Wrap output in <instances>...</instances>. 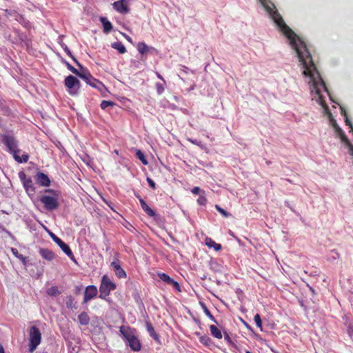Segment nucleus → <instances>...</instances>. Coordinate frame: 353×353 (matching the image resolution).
<instances>
[{
    "mask_svg": "<svg viewBox=\"0 0 353 353\" xmlns=\"http://www.w3.org/2000/svg\"><path fill=\"white\" fill-rule=\"evenodd\" d=\"M274 22L277 25L280 31L289 39L292 48L296 51L299 60L303 65L304 70L303 74L309 77L313 82L314 88L317 83L315 82L314 75L319 76L316 65L308 51L306 43L296 34V33L285 23L281 14L276 8L275 5L270 0H259Z\"/></svg>",
    "mask_w": 353,
    "mask_h": 353,
    "instance_id": "nucleus-1",
    "label": "nucleus"
},
{
    "mask_svg": "<svg viewBox=\"0 0 353 353\" xmlns=\"http://www.w3.org/2000/svg\"><path fill=\"white\" fill-rule=\"evenodd\" d=\"M49 194L42 195L39 200L43 204L46 210L48 211H53L57 210L59 206L58 201L59 194L53 190L48 189L46 190Z\"/></svg>",
    "mask_w": 353,
    "mask_h": 353,
    "instance_id": "nucleus-2",
    "label": "nucleus"
},
{
    "mask_svg": "<svg viewBox=\"0 0 353 353\" xmlns=\"http://www.w3.org/2000/svg\"><path fill=\"white\" fill-rule=\"evenodd\" d=\"M73 61L76 63L77 65L81 69V72L79 74V77L84 80L88 84L93 88H96L100 91H102L103 89H105L104 85L100 82L99 80L94 78L90 72L83 67V65L76 59L75 57H73Z\"/></svg>",
    "mask_w": 353,
    "mask_h": 353,
    "instance_id": "nucleus-3",
    "label": "nucleus"
},
{
    "mask_svg": "<svg viewBox=\"0 0 353 353\" xmlns=\"http://www.w3.org/2000/svg\"><path fill=\"white\" fill-rule=\"evenodd\" d=\"M159 279L156 281V286L161 288L162 285L172 287L177 292H181L179 283L164 272H157Z\"/></svg>",
    "mask_w": 353,
    "mask_h": 353,
    "instance_id": "nucleus-4",
    "label": "nucleus"
},
{
    "mask_svg": "<svg viewBox=\"0 0 353 353\" xmlns=\"http://www.w3.org/2000/svg\"><path fill=\"white\" fill-rule=\"evenodd\" d=\"M115 288L116 285L110 280L109 276L106 274L103 275L99 287V297L106 300L110 292Z\"/></svg>",
    "mask_w": 353,
    "mask_h": 353,
    "instance_id": "nucleus-5",
    "label": "nucleus"
},
{
    "mask_svg": "<svg viewBox=\"0 0 353 353\" xmlns=\"http://www.w3.org/2000/svg\"><path fill=\"white\" fill-rule=\"evenodd\" d=\"M29 335V352L32 353L41 343V334L38 327L32 326Z\"/></svg>",
    "mask_w": 353,
    "mask_h": 353,
    "instance_id": "nucleus-6",
    "label": "nucleus"
},
{
    "mask_svg": "<svg viewBox=\"0 0 353 353\" xmlns=\"http://www.w3.org/2000/svg\"><path fill=\"white\" fill-rule=\"evenodd\" d=\"M49 235L52 239L60 247L62 251L72 261H76L74 254L70 247L65 243L61 239L57 237L53 232H49Z\"/></svg>",
    "mask_w": 353,
    "mask_h": 353,
    "instance_id": "nucleus-7",
    "label": "nucleus"
},
{
    "mask_svg": "<svg viewBox=\"0 0 353 353\" xmlns=\"http://www.w3.org/2000/svg\"><path fill=\"white\" fill-rule=\"evenodd\" d=\"M65 85L69 89L71 94H76L79 88L80 82L75 77L69 75L65 79Z\"/></svg>",
    "mask_w": 353,
    "mask_h": 353,
    "instance_id": "nucleus-8",
    "label": "nucleus"
},
{
    "mask_svg": "<svg viewBox=\"0 0 353 353\" xmlns=\"http://www.w3.org/2000/svg\"><path fill=\"white\" fill-rule=\"evenodd\" d=\"M3 141L4 144L8 147L10 152L13 154V157L14 156V152L18 153L19 152V150L17 149V142L14 137L5 135L3 137Z\"/></svg>",
    "mask_w": 353,
    "mask_h": 353,
    "instance_id": "nucleus-9",
    "label": "nucleus"
},
{
    "mask_svg": "<svg viewBox=\"0 0 353 353\" xmlns=\"http://www.w3.org/2000/svg\"><path fill=\"white\" fill-rule=\"evenodd\" d=\"M114 9L121 14H127L130 12L128 0H118L112 3Z\"/></svg>",
    "mask_w": 353,
    "mask_h": 353,
    "instance_id": "nucleus-10",
    "label": "nucleus"
},
{
    "mask_svg": "<svg viewBox=\"0 0 353 353\" xmlns=\"http://www.w3.org/2000/svg\"><path fill=\"white\" fill-rule=\"evenodd\" d=\"M98 294V290L95 285H88L84 292L83 303H85L97 296Z\"/></svg>",
    "mask_w": 353,
    "mask_h": 353,
    "instance_id": "nucleus-11",
    "label": "nucleus"
},
{
    "mask_svg": "<svg viewBox=\"0 0 353 353\" xmlns=\"http://www.w3.org/2000/svg\"><path fill=\"white\" fill-rule=\"evenodd\" d=\"M111 267L113 268L114 269V271L115 272V274L119 277V278H124L126 276V273L123 270V268L121 267L120 264H119V261H114L111 263Z\"/></svg>",
    "mask_w": 353,
    "mask_h": 353,
    "instance_id": "nucleus-12",
    "label": "nucleus"
},
{
    "mask_svg": "<svg viewBox=\"0 0 353 353\" xmlns=\"http://www.w3.org/2000/svg\"><path fill=\"white\" fill-rule=\"evenodd\" d=\"M37 183L41 186H49L50 180L49 177L43 172H39L36 176Z\"/></svg>",
    "mask_w": 353,
    "mask_h": 353,
    "instance_id": "nucleus-13",
    "label": "nucleus"
},
{
    "mask_svg": "<svg viewBox=\"0 0 353 353\" xmlns=\"http://www.w3.org/2000/svg\"><path fill=\"white\" fill-rule=\"evenodd\" d=\"M137 197L139 199L140 204L143 211L150 216H154V211L145 203V201L139 196Z\"/></svg>",
    "mask_w": 353,
    "mask_h": 353,
    "instance_id": "nucleus-14",
    "label": "nucleus"
},
{
    "mask_svg": "<svg viewBox=\"0 0 353 353\" xmlns=\"http://www.w3.org/2000/svg\"><path fill=\"white\" fill-rule=\"evenodd\" d=\"M120 332L126 341H128L130 338L134 336L133 330L128 326L123 325L120 327Z\"/></svg>",
    "mask_w": 353,
    "mask_h": 353,
    "instance_id": "nucleus-15",
    "label": "nucleus"
},
{
    "mask_svg": "<svg viewBox=\"0 0 353 353\" xmlns=\"http://www.w3.org/2000/svg\"><path fill=\"white\" fill-rule=\"evenodd\" d=\"M39 252L40 255L42 256V258L47 261H50L54 257V253L51 250H50L47 248H40L39 250Z\"/></svg>",
    "mask_w": 353,
    "mask_h": 353,
    "instance_id": "nucleus-16",
    "label": "nucleus"
},
{
    "mask_svg": "<svg viewBox=\"0 0 353 353\" xmlns=\"http://www.w3.org/2000/svg\"><path fill=\"white\" fill-rule=\"evenodd\" d=\"M128 345L131 347V349L134 351H139L141 348V345L135 336H133L130 338L128 341Z\"/></svg>",
    "mask_w": 353,
    "mask_h": 353,
    "instance_id": "nucleus-17",
    "label": "nucleus"
},
{
    "mask_svg": "<svg viewBox=\"0 0 353 353\" xmlns=\"http://www.w3.org/2000/svg\"><path fill=\"white\" fill-rule=\"evenodd\" d=\"M205 245L210 248H214L215 251H219L222 248L220 243H216L210 237L205 239Z\"/></svg>",
    "mask_w": 353,
    "mask_h": 353,
    "instance_id": "nucleus-18",
    "label": "nucleus"
},
{
    "mask_svg": "<svg viewBox=\"0 0 353 353\" xmlns=\"http://www.w3.org/2000/svg\"><path fill=\"white\" fill-rule=\"evenodd\" d=\"M100 21L103 25L104 33L108 34L112 30V23L105 17H103L100 18Z\"/></svg>",
    "mask_w": 353,
    "mask_h": 353,
    "instance_id": "nucleus-19",
    "label": "nucleus"
},
{
    "mask_svg": "<svg viewBox=\"0 0 353 353\" xmlns=\"http://www.w3.org/2000/svg\"><path fill=\"white\" fill-rule=\"evenodd\" d=\"M196 334L199 336L200 343L205 346H210L212 344L211 339L207 335H201L199 332H196Z\"/></svg>",
    "mask_w": 353,
    "mask_h": 353,
    "instance_id": "nucleus-20",
    "label": "nucleus"
},
{
    "mask_svg": "<svg viewBox=\"0 0 353 353\" xmlns=\"http://www.w3.org/2000/svg\"><path fill=\"white\" fill-rule=\"evenodd\" d=\"M137 49L139 53L142 55L147 54L148 52L152 53V50L145 43H139L137 46Z\"/></svg>",
    "mask_w": 353,
    "mask_h": 353,
    "instance_id": "nucleus-21",
    "label": "nucleus"
},
{
    "mask_svg": "<svg viewBox=\"0 0 353 353\" xmlns=\"http://www.w3.org/2000/svg\"><path fill=\"white\" fill-rule=\"evenodd\" d=\"M211 334L216 339H221L223 337L221 330L214 325L210 326Z\"/></svg>",
    "mask_w": 353,
    "mask_h": 353,
    "instance_id": "nucleus-22",
    "label": "nucleus"
},
{
    "mask_svg": "<svg viewBox=\"0 0 353 353\" xmlns=\"http://www.w3.org/2000/svg\"><path fill=\"white\" fill-rule=\"evenodd\" d=\"M337 134L339 136L342 142H343L347 146L352 148V145L350 141H349V139H347L346 135L344 134V132L341 128L337 129Z\"/></svg>",
    "mask_w": 353,
    "mask_h": 353,
    "instance_id": "nucleus-23",
    "label": "nucleus"
},
{
    "mask_svg": "<svg viewBox=\"0 0 353 353\" xmlns=\"http://www.w3.org/2000/svg\"><path fill=\"white\" fill-rule=\"evenodd\" d=\"M337 134L339 136L342 142H343L347 146L352 148V145L350 141H349V139H347L346 135L344 134V132L341 128L337 129Z\"/></svg>",
    "mask_w": 353,
    "mask_h": 353,
    "instance_id": "nucleus-24",
    "label": "nucleus"
},
{
    "mask_svg": "<svg viewBox=\"0 0 353 353\" xmlns=\"http://www.w3.org/2000/svg\"><path fill=\"white\" fill-rule=\"evenodd\" d=\"M337 134L339 136L342 142H343L347 146L352 148V145L350 141H349V139H347L346 135L344 134V132L341 128L337 129Z\"/></svg>",
    "mask_w": 353,
    "mask_h": 353,
    "instance_id": "nucleus-25",
    "label": "nucleus"
},
{
    "mask_svg": "<svg viewBox=\"0 0 353 353\" xmlns=\"http://www.w3.org/2000/svg\"><path fill=\"white\" fill-rule=\"evenodd\" d=\"M78 319L79 323L83 325H87L90 323V317L86 312H81L79 316Z\"/></svg>",
    "mask_w": 353,
    "mask_h": 353,
    "instance_id": "nucleus-26",
    "label": "nucleus"
},
{
    "mask_svg": "<svg viewBox=\"0 0 353 353\" xmlns=\"http://www.w3.org/2000/svg\"><path fill=\"white\" fill-rule=\"evenodd\" d=\"M112 48L117 50L119 53L124 54L126 52L125 47L121 42L117 41L111 44Z\"/></svg>",
    "mask_w": 353,
    "mask_h": 353,
    "instance_id": "nucleus-27",
    "label": "nucleus"
},
{
    "mask_svg": "<svg viewBox=\"0 0 353 353\" xmlns=\"http://www.w3.org/2000/svg\"><path fill=\"white\" fill-rule=\"evenodd\" d=\"M156 74L158 77V78L161 79L163 81V83H156L157 91L158 94H161L165 90V81L162 79L161 76L159 74L156 72Z\"/></svg>",
    "mask_w": 353,
    "mask_h": 353,
    "instance_id": "nucleus-28",
    "label": "nucleus"
},
{
    "mask_svg": "<svg viewBox=\"0 0 353 353\" xmlns=\"http://www.w3.org/2000/svg\"><path fill=\"white\" fill-rule=\"evenodd\" d=\"M23 184L27 192H34V188L33 186L32 181L31 179L28 178V180H26L23 182Z\"/></svg>",
    "mask_w": 353,
    "mask_h": 353,
    "instance_id": "nucleus-29",
    "label": "nucleus"
},
{
    "mask_svg": "<svg viewBox=\"0 0 353 353\" xmlns=\"http://www.w3.org/2000/svg\"><path fill=\"white\" fill-rule=\"evenodd\" d=\"M12 253L19 259H20L22 263L26 265L27 263V258L23 256L22 254H20L17 250V249L12 248H11Z\"/></svg>",
    "mask_w": 353,
    "mask_h": 353,
    "instance_id": "nucleus-30",
    "label": "nucleus"
},
{
    "mask_svg": "<svg viewBox=\"0 0 353 353\" xmlns=\"http://www.w3.org/2000/svg\"><path fill=\"white\" fill-rule=\"evenodd\" d=\"M19 41H21V43H23L27 47H29L30 43V40L27 37V36L23 33H19L17 32Z\"/></svg>",
    "mask_w": 353,
    "mask_h": 353,
    "instance_id": "nucleus-31",
    "label": "nucleus"
},
{
    "mask_svg": "<svg viewBox=\"0 0 353 353\" xmlns=\"http://www.w3.org/2000/svg\"><path fill=\"white\" fill-rule=\"evenodd\" d=\"M14 159L19 163H26L28 160V155L27 154H23L21 157L18 153L14 152Z\"/></svg>",
    "mask_w": 353,
    "mask_h": 353,
    "instance_id": "nucleus-32",
    "label": "nucleus"
},
{
    "mask_svg": "<svg viewBox=\"0 0 353 353\" xmlns=\"http://www.w3.org/2000/svg\"><path fill=\"white\" fill-rule=\"evenodd\" d=\"M46 292L49 296H57L61 293L57 286H52L48 288Z\"/></svg>",
    "mask_w": 353,
    "mask_h": 353,
    "instance_id": "nucleus-33",
    "label": "nucleus"
},
{
    "mask_svg": "<svg viewBox=\"0 0 353 353\" xmlns=\"http://www.w3.org/2000/svg\"><path fill=\"white\" fill-rule=\"evenodd\" d=\"M136 156L143 163V164L147 165L148 163V161L145 157L144 154L141 150H137Z\"/></svg>",
    "mask_w": 353,
    "mask_h": 353,
    "instance_id": "nucleus-34",
    "label": "nucleus"
},
{
    "mask_svg": "<svg viewBox=\"0 0 353 353\" xmlns=\"http://www.w3.org/2000/svg\"><path fill=\"white\" fill-rule=\"evenodd\" d=\"M254 322L256 325V326L260 329L261 331L263 330V326H262V320L261 319V316L259 314H256L254 317Z\"/></svg>",
    "mask_w": 353,
    "mask_h": 353,
    "instance_id": "nucleus-35",
    "label": "nucleus"
},
{
    "mask_svg": "<svg viewBox=\"0 0 353 353\" xmlns=\"http://www.w3.org/2000/svg\"><path fill=\"white\" fill-rule=\"evenodd\" d=\"M65 64H66L68 69L70 71H71L73 74H74L79 77V74H80V72H81V69H80V70H78L68 62H65Z\"/></svg>",
    "mask_w": 353,
    "mask_h": 353,
    "instance_id": "nucleus-36",
    "label": "nucleus"
},
{
    "mask_svg": "<svg viewBox=\"0 0 353 353\" xmlns=\"http://www.w3.org/2000/svg\"><path fill=\"white\" fill-rule=\"evenodd\" d=\"M114 105V103L111 101H102V102L101 103V108L103 109V110H105L109 106H113Z\"/></svg>",
    "mask_w": 353,
    "mask_h": 353,
    "instance_id": "nucleus-37",
    "label": "nucleus"
},
{
    "mask_svg": "<svg viewBox=\"0 0 353 353\" xmlns=\"http://www.w3.org/2000/svg\"><path fill=\"white\" fill-rule=\"evenodd\" d=\"M202 307H203V311L205 312V314L212 320L213 321L214 323H217L216 321L215 320L214 317L212 315V314L210 313V312L209 311V310L207 308V307L203 304L202 305Z\"/></svg>",
    "mask_w": 353,
    "mask_h": 353,
    "instance_id": "nucleus-38",
    "label": "nucleus"
},
{
    "mask_svg": "<svg viewBox=\"0 0 353 353\" xmlns=\"http://www.w3.org/2000/svg\"><path fill=\"white\" fill-rule=\"evenodd\" d=\"M215 208L216 209V210L220 212L224 217H228L230 216V214L226 211L224 209H223L222 208H221L219 205H215Z\"/></svg>",
    "mask_w": 353,
    "mask_h": 353,
    "instance_id": "nucleus-39",
    "label": "nucleus"
},
{
    "mask_svg": "<svg viewBox=\"0 0 353 353\" xmlns=\"http://www.w3.org/2000/svg\"><path fill=\"white\" fill-rule=\"evenodd\" d=\"M224 339L227 341V343L232 346H235L234 343L233 342L232 339L230 336L229 334L226 332H224Z\"/></svg>",
    "mask_w": 353,
    "mask_h": 353,
    "instance_id": "nucleus-40",
    "label": "nucleus"
},
{
    "mask_svg": "<svg viewBox=\"0 0 353 353\" xmlns=\"http://www.w3.org/2000/svg\"><path fill=\"white\" fill-rule=\"evenodd\" d=\"M6 16H14L15 17L16 20H18L19 14L12 10H3Z\"/></svg>",
    "mask_w": 353,
    "mask_h": 353,
    "instance_id": "nucleus-41",
    "label": "nucleus"
},
{
    "mask_svg": "<svg viewBox=\"0 0 353 353\" xmlns=\"http://www.w3.org/2000/svg\"><path fill=\"white\" fill-rule=\"evenodd\" d=\"M147 329L150 334V336L153 338H154V330L153 328V326L151 323L147 322L146 323Z\"/></svg>",
    "mask_w": 353,
    "mask_h": 353,
    "instance_id": "nucleus-42",
    "label": "nucleus"
},
{
    "mask_svg": "<svg viewBox=\"0 0 353 353\" xmlns=\"http://www.w3.org/2000/svg\"><path fill=\"white\" fill-rule=\"evenodd\" d=\"M197 203L200 205H205L207 203V199H206L205 196L203 195H200L197 199Z\"/></svg>",
    "mask_w": 353,
    "mask_h": 353,
    "instance_id": "nucleus-43",
    "label": "nucleus"
},
{
    "mask_svg": "<svg viewBox=\"0 0 353 353\" xmlns=\"http://www.w3.org/2000/svg\"><path fill=\"white\" fill-rule=\"evenodd\" d=\"M344 117H345V123L346 125L349 126V128L350 129V131L353 132V125H352V123H351V121L348 119L347 116Z\"/></svg>",
    "mask_w": 353,
    "mask_h": 353,
    "instance_id": "nucleus-44",
    "label": "nucleus"
},
{
    "mask_svg": "<svg viewBox=\"0 0 353 353\" xmlns=\"http://www.w3.org/2000/svg\"><path fill=\"white\" fill-rule=\"evenodd\" d=\"M344 117H345V123L346 125L349 126V128L350 129V131L353 132V125H352V123H351V121L348 119L347 116Z\"/></svg>",
    "mask_w": 353,
    "mask_h": 353,
    "instance_id": "nucleus-45",
    "label": "nucleus"
},
{
    "mask_svg": "<svg viewBox=\"0 0 353 353\" xmlns=\"http://www.w3.org/2000/svg\"><path fill=\"white\" fill-rule=\"evenodd\" d=\"M19 176L22 182H23L26 180H28V179L26 177V174L22 171L19 173Z\"/></svg>",
    "mask_w": 353,
    "mask_h": 353,
    "instance_id": "nucleus-46",
    "label": "nucleus"
},
{
    "mask_svg": "<svg viewBox=\"0 0 353 353\" xmlns=\"http://www.w3.org/2000/svg\"><path fill=\"white\" fill-rule=\"evenodd\" d=\"M63 49H64V51L67 53V54H68L70 57H71V58L73 59V57H74L72 54L71 51L68 48V46L65 45L63 47Z\"/></svg>",
    "mask_w": 353,
    "mask_h": 353,
    "instance_id": "nucleus-47",
    "label": "nucleus"
},
{
    "mask_svg": "<svg viewBox=\"0 0 353 353\" xmlns=\"http://www.w3.org/2000/svg\"><path fill=\"white\" fill-rule=\"evenodd\" d=\"M331 122L332 124L333 128L335 129L336 132H337V129L341 128L336 123V121L334 119H331Z\"/></svg>",
    "mask_w": 353,
    "mask_h": 353,
    "instance_id": "nucleus-48",
    "label": "nucleus"
},
{
    "mask_svg": "<svg viewBox=\"0 0 353 353\" xmlns=\"http://www.w3.org/2000/svg\"><path fill=\"white\" fill-rule=\"evenodd\" d=\"M201 191V190L199 187H194L192 190V193L194 194H198Z\"/></svg>",
    "mask_w": 353,
    "mask_h": 353,
    "instance_id": "nucleus-49",
    "label": "nucleus"
},
{
    "mask_svg": "<svg viewBox=\"0 0 353 353\" xmlns=\"http://www.w3.org/2000/svg\"><path fill=\"white\" fill-rule=\"evenodd\" d=\"M147 181H148V183H149L150 186L152 188L154 189V181L152 179H150V178H149V177H148V178H147Z\"/></svg>",
    "mask_w": 353,
    "mask_h": 353,
    "instance_id": "nucleus-50",
    "label": "nucleus"
},
{
    "mask_svg": "<svg viewBox=\"0 0 353 353\" xmlns=\"http://www.w3.org/2000/svg\"><path fill=\"white\" fill-rule=\"evenodd\" d=\"M72 302H73V299L72 298V296H70L68 298V301L66 302L67 307H72Z\"/></svg>",
    "mask_w": 353,
    "mask_h": 353,
    "instance_id": "nucleus-51",
    "label": "nucleus"
},
{
    "mask_svg": "<svg viewBox=\"0 0 353 353\" xmlns=\"http://www.w3.org/2000/svg\"><path fill=\"white\" fill-rule=\"evenodd\" d=\"M340 110L341 115H343V117L347 116V112L343 107H340Z\"/></svg>",
    "mask_w": 353,
    "mask_h": 353,
    "instance_id": "nucleus-52",
    "label": "nucleus"
},
{
    "mask_svg": "<svg viewBox=\"0 0 353 353\" xmlns=\"http://www.w3.org/2000/svg\"><path fill=\"white\" fill-rule=\"evenodd\" d=\"M122 34L129 42L132 43V40L131 37H130L128 35H127L125 33H122Z\"/></svg>",
    "mask_w": 353,
    "mask_h": 353,
    "instance_id": "nucleus-53",
    "label": "nucleus"
},
{
    "mask_svg": "<svg viewBox=\"0 0 353 353\" xmlns=\"http://www.w3.org/2000/svg\"><path fill=\"white\" fill-rule=\"evenodd\" d=\"M80 291H81V288H79V287H78V286H77V287L76 288V292H77V293L80 292Z\"/></svg>",
    "mask_w": 353,
    "mask_h": 353,
    "instance_id": "nucleus-54",
    "label": "nucleus"
},
{
    "mask_svg": "<svg viewBox=\"0 0 353 353\" xmlns=\"http://www.w3.org/2000/svg\"><path fill=\"white\" fill-rule=\"evenodd\" d=\"M321 81V84L325 88V83L323 82V81L322 79H320Z\"/></svg>",
    "mask_w": 353,
    "mask_h": 353,
    "instance_id": "nucleus-55",
    "label": "nucleus"
},
{
    "mask_svg": "<svg viewBox=\"0 0 353 353\" xmlns=\"http://www.w3.org/2000/svg\"><path fill=\"white\" fill-rule=\"evenodd\" d=\"M0 353H4V350L2 346L0 348Z\"/></svg>",
    "mask_w": 353,
    "mask_h": 353,
    "instance_id": "nucleus-56",
    "label": "nucleus"
},
{
    "mask_svg": "<svg viewBox=\"0 0 353 353\" xmlns=\"http://www.w3.org/2000/svg\"><path fill=\"white\" fill-rule=\"evenodd\" d=\"M245 325H246L247 328H248L249 330L252 329L251 327L248 323H245Z\"/></svg>",
    "mask_w": 353,
    "mask_h": 353,
    "instance_id": "nucleus-57",
    "label": "nucleus"
},
{
    "mask_svg": "<svg viewBox=\"0 0 353 353\" xmlns=\"http://www.w3.org/2000/svg\"><path fill=\"white\" fill-rule=\"evenodd\" d=\"M316 93H317L318 94H320V91H319V89H317V88H316Z\"/></svg>",
    "mask_w": 353,
    "mask_h": 353,
    "instance_id": "nucleus-58",
    "label": "nucleus"
},
{
    "mask_svg": "<svg viewBox=\"0 0 353 353\" xmlns=\"http://www.w3.org/2000/svg\"><path fill=\"white\" fill-rule=\"evenodd\" d=\"M245 353H251V352L248 350H246Z\"/></svg>",
    "mask_w": 353,
    "mask_h": 353,
    "instance_id": "nucleus-59",
    "label": "nucleus"
}]
</instances>
